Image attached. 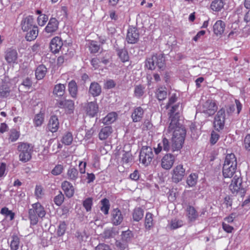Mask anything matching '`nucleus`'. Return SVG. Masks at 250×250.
Here are the masks:
<instances>
[{
	"label": "nucleus",
	"mask_w": 250,
	"mask_h": 250,
	"mask_svg": "<svg viewBox=\"0 0 250 250\" xmlns=\"http://www.w3.org/2000/svg\"><path fill=\"white\" fill-rule=\"evenodd\" d=\"M115 245L118 250H128V244L125 241L117 240L115 242Z\"/></svg>",
	"instance_id": "49530a36"
},
{
	"label": "nucleus",
	"mask_w": 250,
	"mask_h": 250,
	"mask_svg": "<svg viewBox=\"0 0 250 250\" xmlns=\"http://www.w3.org/2000/svg\"><path fill=\"white\" fill-rule=\"evenodd\" d=\"M225 121V110L222 108L217 113L214 120V127L217 131L223 129Z\"/></svg>",
	"instance_id": "6e6552de"
},
{
	"label": "nucleus",
	"mask_w": 250,
	"mask_h": 250,
	"mask_svg": "<svg viewBox=\"0 0 250 250\" xmlns=\"http://www.w3.org/2000/svg\"><path fill=\"white\" fill-rule=\"evenodd\" d=\"M112 128L111 126H106L103 127L99 134V139L104 140L107 139L112 132Z\"/></svg>",
	"instance_id": "cd10ccee"
},
{
	"label": "nucleus",
	"mask_w": 250,
	"mask_h": 250,
	"mask_svg": "<svg viewBox=\"0 0 250 250\" xmlns=\"http://www.w3.org/2000/svg\"><path fill=\"white\" fill-rule=\"evenodd\" d=\"M224 6L223 0H214L210 4V8L214 11L218 12L221 10Z\"/></svg>",
	"instance_id": "2f4dec72"
},
{
	"label": "nucleus",
	"mask_w": 250,
	"mask_h": 250,
	"mask_svg": "<svg viewBox=\"0 0 250 250\" xmlns=\"http://www.w3.org/2000/svg\"><path fill=\"white\" fill-rule=\"evenodd\" d=\"M62 188L66 197L71 198L74 194V188L73 186L67 181H64L62 184Z\"/></svg>",
	"instance_id": "412c9836"
},
{
	"label": "nucleus",
	"mask_w": 250,
	"mask_h": 250,
	"mask_svg": "<svg viewBox=\"0 0 250 250\" xmlns=\"http://www.w3.org/2000/svg\"><path fill=\"white\" fill-rule=\"evenodd\" d=\"M89 50L91 53H96L100 50V47L97 42L91 41L90 42Z\"/></svg>",
	"instance_id": "8fccbe9b"
},
{
	"label": "nucleus",
	"mask_w": 250,
	"mask_h": 250,
	"mask_svg": "<svg viewBox=\"0 0 250 250\" xmlns=\"http://www.w3.org/2000/svg\"><path fill=\"white\" fill-rule=\"evenodd\" d=\"M19 136L20 134L19 132L16 131L15 129L11 130L9 140H10L11 142L16 141L19 138Z\"/></svg>",
	"instance_id": "6e6d98bb"
},
{
	"label": "nucleus",
	"mask_w": 250,
	"mask_h": 250,
	"mask_svg": "<svg viewBox=\"0 0 250 250\" xmlns=\"http://www.w3.org/2000/svg\"><path fill=\"white\" fill-rule=\"evenodd\" d=\"M59 127V123L57 117L55 115L52 116L49 121L48 127L49 131L52 132H56Z\"/></svg>",
	"instance_id": "5701e85b"
},
{
	"label": "nucleus",
	"mask_w": 250,
	"mask_h": 250,
	"mask_svg": "<svg viewBox=\"0 0 250 250\" xmlns=\"http://www.w3.org/2000/svg\"><path fill=\"white\" fill-rule=\"evenodd\" d=\"M225 28V23L222 21H217L213 26V31L217 35H222L224 32Z\"/></svg>",
	"instance_id": "c85d7f7f"
},
{
	"label": "nucleus",
	"mask_w": 250,
	"mask_h": 250,
	"mask_svg": "<svg viewBox=\"0 0 250 250\" xmlns=\"http://www.w3.org/2000/svg\"><path fill=\"white\" fill-rule=\"evenodd\" d=\"M174 161V156L171 154L165 155L162 160L161 165L163 168L168 170L172 166Z\"/></svg>",
	"instance_id": "4468645a"
},
{
	"label": "nucleus",
	"mask_w": 250,
	"mask_h": 250,
	"mask_svg": "<svg viewBox=\"0 0 250 250\" xmlns=\"http://www.w3.org/2000/svg\"><path fill=\"white\" fill-rule=\"evenodd\" d=\"M75 236L80 242L86 241L88 237L84 231L80 232L79 231L76 232Z\"/></svg>",
	"instance_id": "864d4df0"
},
{
	"label": "nucleus",
	"mask_w": 250,
	"mask_h": 250,
	"mask_svg": "<svg viewBox=\"0 0 250 250\" xmlns=\"http://www.w3.org/2000/svg\"><path fill=\"white\" fill-rule=\"evenodd\" d=\"M9 87L6 84L0 86V97H7L10 94Z\"/></svg>",
	"instance_id": "a19ab883"
},
{
	"label": "nucleus",
	"mask_w": 250,
	"mask_h": 250,
	"mask_svg": "<svg viewBox=\"0 0 250 250\" xmlns=\"http://www.w3.org/2000/svg\"><path fill=\"white\" fill-rule=\"evenodd\" d=\"M122 160L126 164L132 162V156L131 153L129 152H125L123 156Z\"/></svg>",
	"instance_id": "4d7b16f0"
},
{
	"label": "nucleus",
	"mask_w": 250,
	"mask_h": 250,
	"mask_svg": "<svg viewBox=\"0 0 250 250\" xmlns=\"http://www.w3.org/2000/svg\"><path fill=\"white\" fill-rule=\"evenodd\" d=\"M35 194L38 198H41L43 195L42 188L41 186H36Z\"/></svg>",
	"instance_id": "338daca9"
},
{
	"label": "nucleus",
	"mask_w": 250,
	"mask_h": 250,
	"mask_svg": "<svg viewBox=\"0 0 250 250\" xmlns=\"http://www.w3.org/2000/svg\"><path fill=\"white\" fill-rule=\"evenodd\" d=\"M168 130L169 132H173L171 138L172 151L180 150L183 147L186 135V130L184 126L178 121L174 119L170 121Z\"/></svg>",
	"instance_id": "f257e3e1"
},
{
	"label": "nucleus",
	"mask_w": 250,
	"mask_h": 250,
	"mask_svg": "<svg viewBox=\"0 0 250 250\" xmlns=\"http://www.w3.org/2000/svg\"><path fill=\"white\" fill-rule=\"evenodd\" d=\"M65 87L64 84L59 83L56 85L53 90V94L59 97L63 96L65 92Z\"/></svg>",
	"instance_id": "e433bc0d"
},
{
	"label": "nucleus",
	"mask_w": 250,
	"mask_h": 250,
	"mask_svg": "<svg viewBox=\"0 0 250 250\" xmlns=\"http://www.w3.org/2000/svg\"><path fill=\"white\" fill-rule=\"evenodd\" d=\"M229 188L233 194L239 193L242 197L245 196L247 189L243 185L241 173H237L234 175Z\"/></svg>",
	"instance_id": "7ed1b4c3"
},
{
	"label": "nucleus",
	"mask_w": 250,
	"mask_h": 250,
	"mask_svg": "<svg viewBox=\"0 0 250 250\" xmlns=\"http://www.w3.org/2000/svg\"><path fill=\"white\" fill-rule=\"evenodd\" d=\"M131 235V232L129 230L123 231L122 234V240L127 243L130 240Z\"/></svg>",
	"instance_id": "052dcab7"
},
{
	"label": "nucleus",
	"mask_w": 250,
	"mask_h": 250,
	"mask_svg": "<svg viewBox=\"0 0 250 250\" xmlns=\"http://www.w3.org/2000/svg\"><path fill=\"white\" fill-rule=\"evenodd\" d=\"M183 225V223L182 220L175 219L171 221V228L172 229H176L182 226Z\"/></svg>",
	"instance_id": "5fc2aeb1"
},
{
	"label": "nucleus",
	"mask_w": 250,
	"mask_h": 250,
	"mask_svg": "<svg viewBox=\"0 0 250 250\" xmlns=\"http://www.w3.org/2000/svg\"><path fill=\"white\" fill-rule=\"evenodd\" d=\"M111 221L113 225L118 226L123 222L124 217L121 210L118 208L113 209L111 212Z\"/></svg>",
	"instance_id": "f8f14e48"
},
{
	"label": "nucleus",
	"mask_w": 250,
	"mask_h": 250,
	"mask_svg": "<svg viewBox=\"0 0 250 250\" xmlns=\"http://www.w3.org/2000/svg\"><path fill=\"white\" fill-rule=\"evenodd\" d=\"M85 111L90 117L95 116L98 112V105L96 102H91L87 104Z\"/></svg>",
	"instance_id": "6ab92c4d"
},
{
	"label": "nucleus",
	"mask_w": 250,
	"mask_h": 250,
	"mask_svg": "<svg viewBox=\"0 0 250 250\" xmlns=\"http://www.w3.org/2000/svg\"><path fill=\"white\" fill-rule=\"evenodd\" d=\"M117 55L123 62L128 61L129 56L127 50L125 48H116Z\"/></svg>",
	"instance_id": "c756f323"
},
{
	"label": "nucleus",
	"mask_w": 250,
	"mask_h": 250,
	"mask_svg": "<svg viewBox=\"0 0 250 250\" xmlns=\"http://www.w3.org/2000/svg\"><path fill=\"white\" fill-rule=\"evenodd\" d=\"M69 94L74 99H76L78 96V86L76 82L74 80L71 81L68 85Z\"/></svg>",
	"instance_id": "bb28decb"
},
{
	"label": "nucleus",
	"mask_w": 250,
	"mask_h": 250,
	"mask_svg": "<svg viewBox=\"0 0 250 250\" xmlns=\"http://www.w3.org/2000/svg\"><path fill=\"white\" fill-rule=\"evenodd\" d=\"M67 225L64 221L61 222L58 227L57 234L58 236H62L64 235L66 229Z\"/></svg>",
	"instance_id": "79ce46f5"
},
{
	"label": "nucleus",
	"mask_w": 250,
	"mask_h": 250,
	"mask_svg": "<svg viewBox=\"0 0 250 250\" xmlns=\"http://www.w3.org/2000/svg\"><path fill=\"white\" fill-rule=\"evenodd\" d=\"M115 232L113 228L105 229L102 234L104 239H109L113 237L115 235Z\"/></svg>",
	"instance_id": "09e8293b"
},
{
	"label": "nucleus",
	"mask_w": 250,
	"mask_h": 250,
	"mask_svg": "<svg viewBox=\"0 0 250 250\" xmlns=\"http://www.w3.org/2000/svg\"><path fill=\"white\" fill-rule=\"evenodd\" d=\"M1 214L5 216L6 217L10 218V220L11 221L14 219L15 217V213L11 210L8 209L6 207H4L1 208L0 211Z\"/></svg>",
	"instance_id": "c03bdc74"
},
{
	"label": "nucleus",
	"mask_w": 250,
	"mask_h": 250,
	"mask_svg": "<svg viewBox=\"0 0 250 250\" xmlns=\"http://www.w3.org/2000/svg\"><path fill=\"white\" fill-rule=\"evenodd\" d=\"M139 39V33L138 29L133 26H130L127 30L126 41L129 43H135Z\"/></svg>",
	"instance_id": "9d476101"
},
{
	"label": "nucleus",
	"mask_w": 250,
	"mask_h": 250,
	"mask_svg": "<svg viewBox=\"0 0 250 250\" xmlns=\"http://www.w3.org/2000/svg\"><path fill=\"white\" fill-rule=\"evenodd\" d=\"M73 140V137L72 133L68 131L63 135L61 142L65 145H70L71 144Z\"/></svg>",
	"instance_id": "4c0bfd02"
},
{
	"label": "nucleus",
	"mask_w": 250,
	"mask_h": 250,
	"mask_svg": "<svg viewBox=\"0 0 250 250\" xmlns=\"http://www.w3.org/2000/svg\"><path fill=\"white\" fill-rule=\"evenodd\" d=\"M146 227L149 229L153 225V218L152 214L150 212H147L146 214L145 217V223Z\"/></svg>",
	"instance_id": "de8ad7c7"
},
{
	"label": "nucleus",
	"mask_w": 250,
	"mask_h": 250,
	"mask_svg": "<svg viewBox=\"0 0 250 250\" xmlns=\"http://www.w3.org/2000/svg\"><path fill=\"white\" fill-rule=\"evenodd\" d=\"M44 113L40 111L39 113L35 115L33 123L35 126H40L44 121Z\"/></svg>",
	"instance_id": "72a5a7b5"
},
{
	"label": "nucleus",
	"mask_w": 250,
	"mask_h": 250,
	"mask_svg": "<svg viewBox=\"0 0 250 250\" xmlns=\"http://www.w3.org/2000/svg\"><path fill=\"white\" fill-rule=\"evenodd\" d=\"M197 178L195 173H191L187 179V184L190 187L194 186L196 184Z\"/></svg>",
	"instance_id": "37998d69"
},
{
	"label": "nucleus",
	"mask_w": 250,
	"mask_h": 250,
	"mask_svg": "<svg viewBox=\"0 0 250 250\" xmlns=\"http://www.w3.org/2000/svg\"><path fill=\"white\" fill-rule=\"evenodd\" d=\"M21 26L23 31H28L31 28L37 26L32 16H28L23 18L21 21Z\"/></svg>",
	"instance_id": "9b49d317"
},
{
	"label": "nucleus",
	"mask_w": 250,
	"mask_h": 250,
	"mask_svg": "<svg viewBox=\"0 0 250 250\" xmlns=\"http://www.w3.org/2000/svg\"><path fill=\"white\" fill-rule=\"evenodd\" d=\"M102 92V87L101 85L95 82H92L90 85L88 93L93 97L99 96Z\"/></svg>",
	"instance_id": "aec40b11"
},
{
	"label": "nucleus",
	"mask_w": 250,
	"mask_h": 250,
	"mask_svg": "<svg viewBox=\"0 0 250 250\" xmlns=\"http://www.w3.org/2000/svg\"><path fill=\"white\" fill-rule=\"evenodd\" d=\"M92 203L93 200L92 198H87L83 202V206L87 211L91 210Z\"/></svg>",
	"instance_id": "3c124183"
},
{
	"label": "nucleus",
	"mask_w": 250,
	"mask_h": 250,
	"mask_svg": "<svg viewBox=\"0 0 250 250\" xmlns=\"http://www.w3.org/2000/svg\"><path fill=\"white\" fill-rule=\"evenodd\" d=\"M153 157V153L151 147L143 146L140 151L139 155L140 162L144 166H148Z\"/></svg>",
	"instance_id": "423d86ee"
},
{
	"label": "nucleus",
	"mask_w": 250,
	"mask_h": 250,
	"mask_svg": "<svg viewBox=\"0 0 250 250\" xmlns=\"http://www.w3.org/2000/svg\"><path fill=\"white\" fill-rule=\"evenodd\" d=\"M144 210L141 208H136L133 211L132 217L134 221L139 222L144 216Z\"/></svg>",
	"instance_id": "473e14b6"
},
{
	"label": "nucleus",
	"mask_w": 250,
	"mask_h": 250,
	"mask_svg": "<svg viewBox=\"0 0 250 250\" xmlns=\"http://www.w3.org/2000/svg\"><path fill=\"white\" fill-rule=\"evenodd\" d=\"M165 60L162 54H156L147 58L146 61L145 66L149 70H154L157 66L160 70L165 68Z\"/></svg>",
	"instance_id": "20e7f679"
},
{
	"label": "nucleus",
	"mask_w": 250,
	"mask_h": 250,
	"mask_svg": "<svg viewBox=\"0 0 250 250\" xmlns=\"http://www.w3.org/2000/svg\"><path fill=\"white\" fill-rule=\"evenodd\" d=\"M144 113V111L141 107L139 106L135 108L131 115V118L132 119L133 122H140L143 117Z\"/></svg>",
	"instance_id": "b1692460"
},
{
	"label": "nucleus",
	"mask_w": 250,
	"mask_h": 250,
	"mask_svg": "<svg viewBox=\"0 0 250 250\" xmlns=\"http://www.w3.org/2000/svg\"><path fill=\"white\" fill-rule=\"evenodd\" d=\"M100 62L104 64H107L111 60V56L109 53L104 51L101 53V54L98 57Z\"/></svg>",
	"instance_id": "f704fd0d"
},
{
	"label": "nucleus",
	"mask_w": 250,
	"mask_h": 250,
	"mask_svg": "<svg viewBox=\"0 0 250 250\" xmlns=\"http://www.w3.org/2000/svg\"><path fill=\"white\" fill-rule=\"evenodd\" d=\"M101 207L100 209L105 215L108 214L110 208V203L109 200L106 198H104L101 201Z\"/></svg>",
	"instance_id": "c9c22d12"
},
{
	"label": "nucleus",
	"mask_w": 250,
	"mask_h": 250,
	"mask_svg": "<svg viewBox=\"0 0 250 250\" xmlns=\"http://www.w3.org/2000/svg\"><path fill=\"white\" fill-rule=\"evenodd\" d=\"M245 148L248 151H250V134L246 135L244 139Z\"/></svg>",
	"instance_id": "69168bd1"
},
{
	"label": "nucleus",
	"mask_w": 250,
	"mask_h": 250,
	"mask_svg": "<svg viewBox=\"0 0 250 250\" xmlns=\"http://www.w3.org/2000/svg\"><path fill=\"white\" fill-rule=\"evenodd\" d=\"M145 87L142 85H137L135 86L134 88V95L137 97H141L142 96L144 93V89Z\"/></svg>",
	"instance_id": "a18cd8bd"
},
{
	"label": "nucleus",
	"mask_w": 250,
	"mask_h": 250,
	"mask_svg": "<svg viewBox=\"0 0 250 250\" xmlns=\"http://www.w3.org/2000/svg\"><path fill=\"white\" fill-rule=\"evenodd\" d=\"M236 166V159L234 154L233 153L228 154L226 156L223 167V172H224V171L235 172Z\"/></svg>",
	"instance_id": "0eeeda50"
},
{
	"label": "nucleus",
	"mask_w": 250,
	"mask_h": 250,
	"mask_svg": "<svg viewBox=\"0 0 250 250\" xmlns=\"http://www.w3.org/2000/svg\"><path fill=\"white\" fill-rule=\"evenodd\" d=\"M184 175L181 173H173L172 180L173 182L177 183L182 180Z\"/></svg>",
	"instance_id": "bf43d9fd"
},
{
	"label": "nucleus",
	"mask_w": 250,
	"mask_h": 250,
	"mask_svg": "<svg viewBox=\"0 0 250 250\" xmlns=\"http://www.w3.org/2000/svg\"><path fill=\"white\" fill-rule=\"evenodd\" d=\"M64 195L60 191V193L56 196L54 199V202L57 206H61L64 201Z\"/></svg>",
	"instance_id": "603ef678"
},
{
	"label": "nucleus",
	"mask_w": 250,
	"mask_h": 250,
	"mask_svg": "<svg viewBox=\"0 0 250 250\" xmlns=\"http://www.w3.org/2000/svg\"><path fill=\"white\" fill-rule=\"evenodd\" d=\"M57 106L62 108H65L69 111L70 113L72 112L74 109V103L71 100H64L58 101Z\"/></svg>",
	"instance_id": "dca6fc26"
},
{
	"label": "nucleus",
	"mask_w": 250,
	"mask_h": 250,
	"mask_svg": "<svg viewBox=\"0 0 250 250\" xmlns=\"http://www.w3.org/2000/svg\"><path fill=\"white\" fill-rule=\"evenodd\" d=\"M18 53L16 50L12 48L8 49L5 55V59L8 63H15L17 60Z\"/></svg>",
	"instance_id": "a211bd4d"
},
{
	"label": "nucleus",
	"mask_w": 250,
	"mask_h": 250,
	"mask_svg": "<svg viewBox=\"0 0 250 250\" xmlns=\"http://www.w3.org/2000/svg\"><path fill=\"white\" fill-rule=\"evenodd\" d=\"M219 138V135L213 131L211 134V137L210 139V143L212 145H214L218 140Z\"/></svg>",
	"instance_id": "e2e57ef3"
},
{
	"label": "nucleus",
	"mask_w": 250,
	"mask_h": 250,
	"mask_svg": "<svg viewBox=\"0 0 250 250\" xmlns=\"http://www.w3.org/2000/svg\"><path fill=\"white\" fill-rule=\"evenodd\" d=\"M10 243L11 250H18L20 247H22V244L21 242L20 237L16 233H14L11 236Z\"/></svg>",
	"instance_id": "4be33fe9"
},
{
	"label": "nucleus",
	"mask_w": 250,
	"mask_h": 250,
	"mask_svg": "<svg viewBox=\"0 0 250 250\" xmlns=\"http://www.w3.org/2000/svg\"><path fill=\"white\" fill-rule=\"evenodd\" d=\"M116 113L115 112H111L108 113L103 120V123L104 124L109 125L113 123L116 119Z\"/></svg>",
	"instance_id": "58836bf2"
},
{
	"label": "nucleus",
	"mask_w": 250,
	"mask_h": 250,
	"mask_svg": "<svg viewBox=\"0 0 250 250\" xmlns=\"http://www.w3.org/2000/svg\"><path fill=\"white\" fill-rule=\"evenodd\" d=\"M47 72V68L45 65H40L36 69L35 71L36 77L38 80L43 79Z\"/></svg>",
	"instance_id": "7c9ffc66"
},
{
	"label": "nucleus",
	"mask_w": 250,
	"mask_h": 250,
	"mask_svg": "<svg viewBox=\"0 0 250 250\" xmlns=\"http://www.w3.org/2000/svg\"><path fill=\"white\" fill-rule=\"evenodd\" d=\"M177 101V97L176 96V94H173L169 99L168 102L167 104L166 107L167 109H168L171 105L175 103Z\"/></svg>",
	"instance_id": "0e129e2a"
},
{
	"label": "nucleus",
	"mask_w": 250,
	"mask_h": 250,
	"mask_svg": "<svg viewBox=\"0 0 250 250\" xmlns=\"http://www.w3.org/2000/svg\"><path fill=\"white\" fill-rule=\"evenodd\" d=\"M170 149H171V145H170L169 141L166 138H164L162 140V143H159L157 147L154 148V151L155 153L158 154L162 150L167 152Z\"/></svg>",
	"instance_id": "2eb2a0df"
},
{
	"label": "nucleus",
	"mask_w": 250,
	"mask_h": 250,
	"mask_svg": "<svg viewBox=\"0 0 250 250\" xmlns=\"http://www.w3.org/2000/svg\"><path fill=\"white\" fill-rule=\"evenodd\" d=\"M32 208L28 210V217L31 225L37 224L38 217L43 218L46 214L43 207L40 203H36L32 205Z\"/></svg>",
	"instance_id": "f03ea898"
},
{
	"label": "nucleus",
	"mask_w": 250,
	"mask_h": 250,
	"mask_svg": "<svg viewBox=\"0 0 250 250\" xmlns=\"http://www.w3.org/2000/svg\"><path fill=\"white\" fill-rule=\"evenodd\" d=\"M187 217L189 222H194L198 217V214L195 208L190 205H188L186 209Z\"/></svg>",
	"instance_id": "393cba45"
},
{
	"label": "nucleus",
	"mask_w": 250,
	"mask_h": 250,
	"mask_svg": "<svg viewBox=\"0 0 250 250\" xmlns=\"http://www.w3.org/2000/svg\"><path fill=\"white\" fill-rule=\"evenodd\" d=\"M59 21L55 18H51L45 27L44 30L47 33L52 34L55 32L58 29Z\"/></svg>",
	"instance_id": "f3484780"
},
{
	"label": "nucleus",
	"mask_w": 250,
	"mask_h": 250,
	"mask_svg": "<svg viewBox=\"0 0 250 250\" xmlns=\"http://www.w3.org/2000/svg\"><path fill=\"white\" fill-rule=\"evenodd\" d=\"M62 45V39L59 37H55L50 42V48L52 52L57 53L61 49Z\"/></svg>",
	"instance_id": "ddd939ff"
},
{
	"label": "nucleus",
	"mask_w": 250,
	"mask_h": 250,
	"mask_svg": "<svg viewBox=\"0 0 250 250\" xmlns=\"http://www.w3.org/2000/svg\"><path fill=\"white\" fill-rule=\"evenodd\" d=\"M179 104H178L171 107V108L168 113L169 118L170 119V121L174 119L179 121L178 113L176 112L178 108L179 107Z\"/></svg>",
	"instance_id": "ea45409f"
},
{
	"label": "nucleus",
	"mask_w": 250,
	"mask_h": 250,
	"mask_svg": "<svg viewBox=\"0 0 250 250\" xmlns=\"http://www.w3.org/2000/svg\"><path fill=\"white\" fill-rule=\"evenodd\" d=\"M48 20V17L45 15H41L38 18V22L40 26H43Z\"/></svg>",
	"instance_id": "680f3d73"
},
{
	"label": "nucleus",
	"mask_w": 250,
	"mask_h": 250,
	"mask_svg": "<svg viewBox=\"0 0 250 250\" xmlns=\"http://www.w3.org/2000/svg\"><path fill=\"white\" fill-rule=\"evenodd\" d=\"M26 34L25 36V39L27 41H32L35 40L39 33L38 27L35 26L33 28H31L28 31H26Z\"/></svg>",
	"instance_id": "a878e982"
},
{
	"label": "nucleus",
	"mask_w": 250,
	"mask_h": 250,
	"mask_svg": "<svg viewBox=\"0 0 250 250\" xmlns=\"http://www.w3.org/2000/svg\"><path fill=\"white\" fill-rule=\"evenodd\" d=\"M33 147L30 144L25 143H21L18 146V150L20 152V160L23 162H26L31 158Z\"/></svg>",
	"instance_id": "39448f33"
},
{
	"label": "nucleus",
	"mask_w": 250,
	"mask_h": 250,
	"mask_svg": "<svg viewBox=\"0 0 250 250\" xmlns=\"http://www.w3.org/2000/svg\"><path fill=\"white\" fill-rule=\"evenodd\" d=\"M217 110V106L215 102L212 100H208L202 105V112L211 116L213 115Z\"/></svg>",
	"instance_id": "1a4fd4ad"
},
{
	"label": "nucleus",
	"mask_w": 250,
	"mask_h": 250,
	"mask_svg": "<svg viewBox=\"0 0 250 250\" xmlns=\"http://www.w3.org/2000/svg\"><path fill=\"white\" fill-rule=\"evenodd\" d=\"M96 250H112L109 246L104 244H100L96 247Z\"/></svg>",
	"instance_id": "774afa93"
},
{
	"label": "nucleus",
	"mask_w": 250,
	"mask_h": 250,
	"mask_svg": "<svg viewBox=\"0 0 250 250\" xmlns=\"http://www.w3.org/2000/svg\"><path fill=\"white\" fill-rule=\"evenodd\" d=\"M167 92L166 91L159 89L157 93V98L159 101H162L166 98Z\"/></svg>",
	"instance_id": "13d9d810"
}]
</instances>
